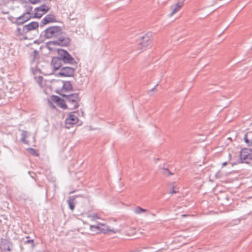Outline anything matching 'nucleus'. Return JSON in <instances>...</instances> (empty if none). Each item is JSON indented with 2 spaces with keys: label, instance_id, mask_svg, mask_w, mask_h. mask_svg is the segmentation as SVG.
I'll list each match as a JSON object with an SVG mask.
<instances>
[{
  "label": "nucleus",
  "instance_id": "7ed1b4c3",
  "mask_svg": "<svg viewBox=\"0 0 252 252\" xmlns=\"http://www.w3.org/2000/svg\"><path fill=\"white\" fill-rule=\"evenodd\" d=\"M63 96L65 98L68 105L70 106V109H75L79 107V102L81 100L79 93L63 94Z\"/></svg>",
  "mask_w": 252,
  "mask_h": 252
},
{
  "label": "nucleus",
  "instance_id": "0eeeda50",
  "mask_svg": "<svg viewBox=\"0 0 252 252\" xmlns=\"http://www.w3.org/2000/svg\"><path fill=\"white\" fill-rule=\"evenodd\" d=\"M75 70V67L64 66L61 68L59 74L61 76H72L74 73Z\"/></svg>",
  "mask_w": 252,
  "mask_h": 252
},
{
  "label": "nucleus",
  "instance_id": "412c9836",
  "mask_svg": "<svg viewBox=\"0 0 252 252\" xmlns=\"http://www.w3.org/2000/svg\"><path fill=\"white\" fill-rule=\"evenodd\" d=\"M35 79L36 82L39 85V86L40 87H42V86H43V85H42V81H43V77L41 76H38L35 77Z\"/></svg>",
  "mask_w": 252,
  "mask_h": 252
},
{
  "label": "nucleus",
  "instance_id": "bb28decb",
  "mask_svg": "<svg viewBox=\"0 0 252 252\" xmlns=\"http://www.w3.org/2000/svg\"><path fill=\"white\" fill-rule=\"evenodd\" d=\"M8 20H9V21H11V22L12 23H13V24H15V23H14V22H15V20H16V18H14V17H12V16H10V17H9L8 18Z\"/></svg>",
  "mask_w": 252,
  "mask_h": 252
},
{
  "label": "nucleus",
  "instance_id": "f3484780",
  "mask_svg": "<svg viewBox=\"0 0 252 252\" xmlns=\"http://www.w3.org/2000/svg\"><path fill=\"white\" fill-rule=\"evenodd\" d=\"M244 140L249 146H252V131H248L245 134Z\"/></svg>",
  "mask_w": 252,
  "mask_h": 252
},
{
  "label": "nucleus",
  "instance_id": "a211bd4d",
  "mask_svg": "<svg viewBox=\"0 0 252 252\" xmlns=\"http://www.w3.org/2000/svg\"><path fill=\"white\" fill-rule=\"evenodd\" d=\"M28 132L25 130H22L21 133V140L23 143L27 144L28 143V141L26 140V138L28 136Z\"/></svg>",
  "mask_w": 252,
  "mask_h": 252
},
{
  "label": "nucleus",
  "instance_id": "2eb2a0df",
  "mask_svg": "<svg viewBox=\"0 0 252 252\" xmlns=\"http://www.w3.org/2000/svg\"><path fill=\"white\" fill-rule=\"evenodd\" d=\"M28 33L25 26L22 27L17 28L15 32V34L16 36H24Z\"/></svg>",
  "mask_w": 252,
  "mask_h": 252
},
{
  "label": "nucleus",
  "instance_id": "c756f323",
  "mask_svg": "<svg viewBox=\"0 0 252 252\" xmlns=\"http://www.w3.org/2000/svg\"><path fill=\"white\" fill-rule=\"evenodd\" d=\"M164 170V174H166V172L168 173L169 175H173V174L171 172H170L168 169H163Z\"/></svg>",
  "mask_w": 252,
  "mask_h": 252
},
{
  "label": "nucleus",
  "instance_id": "393cba45",
  "mask_svg": "<svg viewBox=\"0 0 252 252\" xmlns=\"http://www.w3.org/2000/svg\"><path fill=\"white\" fill-rule=\"evenodd\" d=\"M64 87L65 89L68 90H70L72 89V86L69 82H67L66 84H65Z\"/></svg>",
  "mask_w": 252,
  "mask_h": 252
},
{
  "label": "nucleus",
  "instance_id": "c9c22d12",
  "mask_svg": "<svg viewBox=\"0 0 252 252\" xmlns=\"http://www.w3.org/2000/svg\"><path fill=\"white\" fill-rule=\"evenodd\" d=\"M228 139H230V140H231V138H228Z\"/></svg>",
  "mask_w": 252,
  "mask_h": 252
},
{
  "label": "nucleus",
  "instance_id": "9d476101",
  "mask_svg": "<svg viewBox=\"0 0 252 252\" xmlns=\"http://www.w3.org/2000/svg\"><path fill=\"white\" fill-rule=\"evenodd\" d=\"M78 121V119L77 117L72 113H70L65 121L66 127L67 128H69L71 126L76 124Z\"/></svg>",
  "mask_w": 252,
  "mask_h": 252
},
{
  "label": "nucleus",
  "instance_id": "423d86ee",
  "mask_svg": "<svg viewBox=\"0 0 252 252\" xmlns=\"http://www.w3.org/2000/svg\"><path fill=\"white\" fill-rule=\"evenodd\" d=\"M50 9V7L46 4H42L34 9L35 18H40Z\"/></svg>",
  "mask_w": 252,
  "mask_h": 252
},
{
  "label": "nucleus",
  "instance_id": "6e6552de",
  "mask_svg": "<svg viewBox=\"0 0 252 252\" xmlns=\"http://www.w3.org/2000/svg\"><path fill=\"white\" fill-rule=\"evenodd\" d=\"M30 15V12H27L23 14L22 15L16 18V20H15V21L14 22V23H15V24L17 25H22L31 19V16Z\"/></svg>",
  "mask_w": 252,
  "mask_h": 252
},
{
  "label": "nucleus",
  "instance_id": "f704fd0d",
  "mask_svg": "<svg viewBox=\"0 0 252 252\" xmlns=\"http://www.w3.org/2000/svg\"><path fill=\"white\" fill-rule=\"evenodd\" d=\"M152 215L153 216H155V215L154 214H152Z\"/></svg>",
  "mask_w": 252,
  "mask_h": 252
},
{
  "label": "nucleus",
  "instance_id": "f03ea898",
  "mask_svg": "<svg viewBox=\"0 0 252 252\" xmlns=\"http://www.w3.org/2000/svg\"><path fill=\"white\" fill-rule=\"evenodd\" d=\"M58 53V57L53 58L52 60L51 64L55 70L60 69L63 66V63L75 65L77 64L74 58L66 50L59 49Z\"/></svg>",
  "mask_w": 252,
  "mask_h": 252
},
{
  "label": "nucleus",
  "instance_id": "1a4fd4ad",
  "mask_svg": "<svg viewBox=\"0 0 252 252\" xmlns=\"http://www.w3.org/2000/svg\"><path fill=\"white\" fill-rule=\"evenodd\" d=\"M151 33H147L142 36L139 44L141 46V49L147 47L151 43Z\"/></svg>",
  "mask_w": 252,
  "mask_h": 252
},
{
  "label": "nucleus",
  "instance_id": "473e14b6",
  "mask_svg": "<svg viewBox=\"0 0 252 252\" xmlns=\"http://www.w3.org/2000/svg\"><path fill=\"white\" fill-rule=\"evenodd\" d=\"M26 238L27 239H29V238H30V237L29 236H26Z\"/></svg>",
  "mask_w": 252,
  "mask_h": 252
},
{
  "label": "nucleus",
  "instance_id": "2f4dec72",
  "mask_svg": "<svg viewBox=\"0 0 252 252\" xmlns=\"http://www.w3.org/2000/svg\"><path fill=\"white\" fill-rule=\"evenodd\" d=\"M227 164V162H223L222 163V166L224 167V166H225Z\"/></svg>",
  "mask_w": 252,
  "mask_h": 252
},
{
  "label": "nucleus",
  "instance_id": "72a5a7b5",
  "mask_svg": "<svg viewBox=\"0 0 252 252\" xmlns=\"http://www.w3.org/2000/svg\"><path fill=\"white\" fill-rule=\"evenodd\" d=\"M182 217H184V216H186V215H182Z\"/></svg>",
  "mask_w": 252,
  "mask_h": 252
},
{
  "label": "nucleus",
  "instance_id": "20e7f679",
  "mask_svg": "<svg viewBox=\"0 0 252 252\" xmlns=\"http://www.w3.org/2000/svg\"><path fill=\"white\" fill-rule=\"evenodd\" d=\"M90 229L91 231L93 232L92 233V235L99 232L106 233L109 232H112L116 233L119 231L117 229H111L108 226L102 223H99L97 225H91L90 226Z\"/></svg>",
  "mask_w": 252,
  "mask_h": 252
},
{
  "label": "nucleus",
  "instance_id": "dca6fc26",
  "mask_svg": "<svg viewBox=\"0 0 252 252\" xmlns=\"http://www.w3.org/2000/svg\"><path fill=\"white\" fill-rule=\"evenodd\" d=\"M53 100L55 102H57L61 108L64 109L67 108V105L66 104H65L64 100L61 99L60 97L58 96H54Z\"/></svg>",
  "mask_w": 252,
  "mask_h": 252
},
{
  "label": "nucleus",
  "instance_id": "aec40b11",
  "mask_svg": "<svg viewBox=\"0 0 252 252\" xmlns=\"http://www.w3.org/2000/svg\"><path fill=\"white\" fill-rule=\"evenodd\" d=\"M27 151L29 152L30 154L34 156L35 157H38L39 156L38 153L36 152V151L32 148H29L27 149Z\"/></svg>",
  "mask_w": 252,
  "mask_h": 252
},
{
  "label": "nucleus",
  "instance_id": "ddd939ff",
  "mask_svg": "<svg viewBox=\"0 0 252 252\" xmlns=\"http://www.w3.org/2000/svg\"><path fill=\"white\" fill-rule=\"evenodd\" d=\"M184 5V2L183 1H180L178 2L175 5H172L171 6L170 8L171 10V12L169 14V16H172L174 14H175L177 12H178L181 7Z\"/></svg>",
  "mask_w": 252,
  "mask_h": 252
},
{
  "label": "nucleus",
  "instance_id": "39448f33",
  "mask_svg": "<svg viewBox=\"0 0 252 252\" xmlns=\"http://www.w3.org/2000/svg\"><path fill=\"white\" fill-rule=\"evenodd\" d=\"M252 157V154L247 149H243L240 152V158L243 163L251 164Z\"/></svg>",
  "mask_w": 252,
  "mask_h": 252
},
{
  "label": "nucleus",
  "instance_id": "5701e85b",
  "mask_svg": "<svg viewBox=\"0 0 252 252\" xmlns=\"http://www.w3.org/2000/svg\"><path fill=\"white\" fill-rule=\"evenodd\" d=\"M32 56L33 57L32 62L33 63L35 62V60H36L38 56V52L36 50H34L33 52Z\"/></svg>",
  "mask_w": 252,
  "mask_h": 252
},
{
  "label": "nucleus",
  "instance_id": "4468645a",
  "mask_svg": "<svg viewBox=\"0 0 252 252\" xmlns=\"http://www.w3.org/2000/svg\"><path fill=\"white\" fill-rule=\"evenodd\" d=\"M27 32L36 29L39 27V23L37 22H32L29 24L25 25Z\"/></svg>",
  "mask_w": 252,
  "mask_h": 252
},
{
  "label": "nucleus",
  "instance_id": "7c9ffc66",
  "mask_svg": "<svg viewBox=\"0 0 252 252\" xmlns=\"http://www.w3.org/2000/svg\"><path fill=\"white\" fill-rule=\"evenodd\" d=\"M93 219H98V217L96 214H94V215L92 216Z\"/></svg>",
  "mask_w": 252,
  "mask_h": 252
},
{
  "label": "nucleus",
  "instance_id": "cd10ccee",
  "mask_svg": "<svg viewBox=\"0 0 252 252\" xmlns=\"http://www.w3.org/2000/svg\"><path fill=\"white\" fill-rule=\"evenodd\" d=\"M30 2L32 4H35L40 1V0H29Z\"/></svg>",
  "mask_w": 252,
  "mask_h": 252
},
{
  "label": "nucleus",
  "instance_id": "c85d7f7f",
  "mask_svg": "<svg viewBox=\"0 0 252 252\" xmlns=\"http://www.w3.org/2000/svg\"><path fill=\"white\" fill-rule=\"evenodd\" d=\"M178 192V191H177L176 189H174V187L173 186V189H172L170 191V193L172 194L173 193H176Z\"/></svg>",
  "mask_w": 252,
  "mask_h": 252
},
{
  "label": "nucleus",
  "instance_id": "4be33fe9",
  "mask_svg": "<svg viewBox=\"0 0 252 252\" xmlns=\"http://www.w3.org/2000/svg\"><path fill=\"white\" fill-rule=\"evenodd\" d=\"M67 203H68V205L70 209L71 210H73V209L74 208V202H73V200L69 199V200H67Z\"/></svg>",
  "mask_w": 252,
  "mask_h": 252
},
{
  "label": "nucleus",
  "instance_id": "f8f14e48",
  "mask_svg": "<svg viewBox=\"0 0 252 252\" xmlns=\"http://www.w3.org/2000/svg\"><path fill=\"white\" fill-rule=\"evenodd\" d=\"M12 246V243L9 241L6 240H2L1 241L0 248L1 251L7 250L8 251H11Z\"/></svg>",
  "mask_w": 252,
  "mask_h": 252
},
{
  "label": "nucleus",
  "instance_id": "f257e3e1",
  "mask_svg": "<svg viewBox=\"0 0 252 252\" xmlns=\"http://www.w3.org/2000/svg\"><path fill=\"white\" fill-rule=\"evenodd\" d=\"M44 36L48 39L56 38L55 41H50V45H58L62 46L69 45L70 42V38L63 32L61 27L59 26H52L46 29L44 32Z\"/></svg>",
  "mask_w": 252,
  "mask_h": 252
},
{
  "label": "nucleus",
  "instance_id": "9b49d317",
  "mask_svg": "<svg viewBox=\"0 0 252 252\" xmlns=\"http://www.w3.org/2000/svg\"><path fill=\"white\" fill-rule=\"evenodd\" d=\"M57 22L56 16L52 14H49L43 18L41 21V26L47 25L49 23Z\"/></svg>",
  "mask_w": 252,
  "mask_h": 252
},
{
  "label": "nucleus",
  "instance_id": "a878e982",
  "mask_svg": "<svg viewBox=\"0 0 252 252\" xmlns=\"http://www.w3.org/2000/svg\"><path fill=\"white\" fill-rule=\"evenodd\" d=\"M158 86V84L156 85L153 88L150 90L148 91L147 93L149 95H153V92L154 91V90L156 89V87Z\"/></svg>",
  "mask_w": 252,
  "mask_h": 252
},
{
  "label": "nucleus",
  "instance_id": "6ab92c4d",
  "mask_svg": "<svg viewBox=\"0 0 252 252\" xmlns=\"http://www.w3.org/2000/svg\"><path fill=\"white\" fill-rule=\"evenodd\" d=\"M133 211L134 213L136 214H140L142 213L147 212V210L146 209H143L139 206H137L134 208Z\"/></svg>",
  "mask_w": 252,
  "mask_h": 252
},
{
  "label": "nucleus",
  "instance_id": "b1692460",
  "mask_svg": "<svg viewBox=\"0 0 252 252\" xmlns=\"http://www.w3.org/2000/svg\"><path fill=\"white\" fill-rule=\"evenodd\" d=\"M25 244H29V243H31L32 244V249H33L35 247V244H34V241L33 239H31V240H28L27 241H26L25 242Z\"/></svg>",
  "mask_w": 252,
  "mask_h": 252
}]
</instances>
